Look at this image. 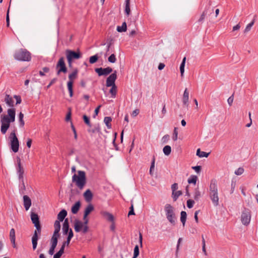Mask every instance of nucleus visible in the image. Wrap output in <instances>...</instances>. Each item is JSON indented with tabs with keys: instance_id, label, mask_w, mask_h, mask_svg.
I'll list each match as a JSON object with an SVG mask.
<instances>
[{
	"instance_id": "nucleus-1",
	"label": "nucleus",
	"mask_w": 258,
	"mask_h": 258,
	"mask_svg": "<svg viewBox=\"0 0 258 258\" xmlns=\"http://www.w3.org/2000/svg\"><path fill=\"white\" fill-rule=\"evenodd\" d=\"M16 116V109L15 108H9L7 114H2L1 116V132L5 135L10 127L11 123L15 122Z\"/></svg>"
},
{
	"instance_id": "nucleus-2",
	"label": "nucleus",
	"mask_w": 258,
	"mask_h": 258,
	"mask_svg": "<svg viewBox=\"0 0 258 258\" xmlns=\"http://www.w3.org/2000/svg\"><path fill=\"white\" fill-rule=\"evenodd\" d=\"M31 219L32 223L34 224V226L36 227V230L34 231V234L32 237V243L33 250H35L37 245V241L38 240V234L41 233V225L39 221V218L38 215L35 213L31 212Z\"/></svg>"
},
{
	"instance_id": "nucleus-3",
	"label": "nucleus",
	"mask_w": 258,
	"mask_h": 258,
	"mask_svg": "<svg viewBox=\"0 0 258 258\" xmlns=\"http://www.w3.org/2000/svg\"><path fill=\"white\" fill-rule=\"evenodd\" d=\"M78 174H74L72 177V182L80 189L84 188L87 182L86 173L84 171L78 170Z\"/></svg>"
},
{
	"instance_id": "nucleus-4",
	"label": "nucleus",
	"mask_w": 258,
	"mask_h": 258,
	"mask_svg": "<svg viewBox=\"0 0 258 258\" xmlns=\"http://www.w3.org/2000/svg\"><path fill=\"white\" fill-rule=\"evenodd\" d=\"M209 196L213 205L215 206H218L219 205V197L217 182L215 179H212L211 181L209 186Z\"/></svg>"
},
{
	"instance_id": "nucleus-5",
	"label": "nucleus",
	"mask_w": 258,
	"mask_h": 258,
	"mask_svg": "<svg viewBox=\"0 0 258 258\" xmlns=\"http://www.w3.org/2000/svg\"><path fill=\"white\" fill-rule=\"evenodd\" d=\"M14 57L19 61H29L31 59V54L27 49L21 48L15 51Z\"/></svg>"
},
{
	"instance_id": "nucleus-6",
	"label": "nucleus",
	"mask_w": 258,
	"mask_h": 258,
	"mask_svg": "<svg viewBox=\"0 0 258 258\" xmlns=\"http://www.w3.org/2000/svg\"><path fill=\"white\" fill-rule=\"evenodd\" d=\"M9 139L10 141V147L11 150L15 153L19 150V142L16 136V131H13L10 134Z\"/></svg>"
},
{
	"instance_id": "nucleus-7",
	"label": "nucleus",
	"mask_w": 258,
	"mask_h": 258,
	"mask_svg": "<svg viewBox=\"0 0 258 258\" xmlns=\"http://www.w3.org/2000/svg\"><path fill=\"white\" fill-rule=\"evenodd\" d=\"M66 54L70 67H72L73 60L78 59L81 57V53L79 51L76 52L70 49H67Z\"/></svg>"
},
{
	"instance_id": "nucleus-8",
	"label": "nucleus",
	"mask_w": 258,
	"mask_h": 258,
	"mask_svg": "<svg viewBox=\"0 0 258 258\" xmlns=\"http://www.w3.org/2000/svg\"><path fill=\"white\" fill-rule=\"evenodd\" d=\"M56 69L57 76L59 75L61 73H67L68 69L64 62V58L63 57H61L58 60L56 65Z\"/></svg>"
},
{
	"instance_id": "nucleus-9",
	"label": "nucleus",
	"mask_w": 258,
	"mask_h": 258,
	"mask_svg": "<svg viewBox=\"0 0 258 258\" xmlns=\"http://www.w3.org/2000/svg\"><path fill=\"white\" fill-rule=\"evenodd\" d=\"M241 218L243 224L245 225L249 224L251 218L250 211L248 209H245L242 213Z\"/></svg>"
},
{
	"instance_id": "nucleus-10",
	"label": "nucleus",
	"mask_w": 258,
	"mask_h": 258,
	"mask_svg": "<svg viewBox=\"0 0 258 258\" xmlns=\"http://www.w3.org/2000/svg\"><path fill=\"white\" fill-rule=\"evenodd\" d=\"M17 166L16 167L17 173L18 176L19 180H24V170L21 166V159L19 157L17 158Z\"/></svg>"
},
{
	"instance_id": "nucleus-11",
	"label": "nucleus",
	"mask_w": 258,
	"mask_h": 258,
	"mask_svg": "<svg viewBox=\"0 0 258 258\" xmlns=\"http://www.w3.org/2000/svg\"><path fill=\"white\" fill-rule=\"evenodd\" d=\"M95 71L99 76H107L112 72V69L109 67L106 68H96Z\"/></svg>"
},
{
	"instance_id": "nucleus-12",
	"label": "nucleus",
	"mask_w": 258,
	"mask_h": 258,
	"mask_svg": "<svg viewBox=\"0 0 258 258\" xmlns=\"http://www.w3.org/2000/svg\"><path fill=\"white\" fill-rule=\"evenodd\" d=\"M117 72L114 71L106 79V85L107 87H111L115 85V81L117 79Z\"/></svg>"
},
{
	"instance_id": "nucleus-13",
	"label": "nucleus",
	"mask_w": 258,
	"mask_h": 258,
	"mask_svg": "<svg viewBox=\"0 0 258 258\" xmlns=\"http://www.w3.org/2000/svg\"><path fill=\"white\" fill-rule=\"evenodd\" d=\"M59 237L52 236L51 238V246L48 250L49 254L52 255L54 254V249L57 244Z\"/></svg>"
},
{
	"instance_id": "nucleus-14",
	"label": "nucleus",
	"mask_w": 258,
	"mask_h": 258,
	"mask_svg": "<svg viewBox=\"0 0 258 258\" xmlns=\"http://www.w3.org/2000/svg\"><path fill=\"white\" fill-rule=\"evenodd\" d=\"M23 204L25 210L28 211L32 204L31 200L28 196L24 195L23 196Z\"/></svg>"
},
{
	"instance_id": "nucleus-15",
	"label": "nucleus",
	"mask_w": 258,
	"mask_h": 258,
	"mask_svg": "<svg viewBox=\"0 0 258 258\" xmlns=\"http://www.w3.org/2000/svg\"><path fill=\"white\" fill-rule=\"evenodd\" d=\"M100 214L104 218H105L108 221L111 222L114 220L113 215L108 212L101 211L100 212Z\"/></svg>"
},
{
	"instance_id": "nucleus-16",
	"label": "nucleus",
	"mask_w": 258,
	"mask_h": 258,
	"mask_svg": "<svg viewBox=\"0 0 258 258\" xmlns=\"http://www.w3.org/2000/svg\"><path fill=\"white\" fill-rule=\"evenodd\" d=\"M188 99H189V92L187 90V89L186 88L184 91L183 97H182V102L183 105L186 107H188L189 105L188 103Z\"/></svg>"
},
{
	"instance_id": "nucleus-17",
	"label": "nucleus",
	"mask_w": 258,
	"mask_h": 258,
	"mask_svg": "<svg viewBox=\"0 0 258 258\" xmlns=\"http://www.w3.org/2000/svg\"><path fill=\"white\" fill-rule=\"evenodd\" d=\"M54 231L53 234L52 236H55L59 237V232L60 229V221L59 220H56L54 224Z\"/></svg>"
},
{
	"instance_id": "nucleus-18",
	"label": "nucleus",
	"mask_w": 258,
	"mask_h": 258,
	"mask_svg": "<svg viewBox=\"0 0 258 258\" xmlns=\"http://www.w3.org/2000/svg\"><path fill=\"white\" fill-rule=\"evenodd\" d=\"M164 210L165 212L166 216H168V215H172L174 213V208L169 204H167L165 205L164 207Z\"/></svg>"
},
{
	"instance_id": "nucleus-19",
	"label": "nucleus",
	"mask_w": 258,
	"mask_h": 258,
	"mask_svg": "<svg viewBox=\"0 0 258 258\" xmlns=\"http://www.w3.org/2000/svg\"><path fill=\"white\" fill-rule=\"evenodd\" d=\"M5 102L9 107L13 108L14 106V101L13 98L8 94H6L5 98Z\"/></svg>"
},
{
	"instance_id": "nucleus-20",
	"label": "nucleus",
	"mask_w": 258,
	"mask_h": 258,
	"mask_svg": "<svg viewBox=\"0 0 258 258\" xmlns=\"http://www.w3.org/2000/svg\"><path fill=\"white\" fill-rule=\"evenodd\" d=\"M10 239L11 243L13 244V247H16V235H15V230L14 228H12L10 231Z\"/></svg>"
},
{
	"instance_id": "nucleus-21",
	"label": "nucleus",
	"mask_w": 258,
	"mask_h": 258,
	"mask_svg": "<svg viewBox=\"0 0 258 258\" xmlns=\"http://www.w3.org/2000/svg\"><path fill=\"white\" fill-rule=\"evenodd\" d=\"M69 223L68 219H64V222L62 225V231L63 234H67L70 231Z\"/></svg>"
},
{
	"instance_id": "nucleus-22",
	"label": "nucleus",
	"mask_w": 258,
	"mask_h": 258,
	"mask_svg": "<svg viewBox=\"0 0 258 258\" xmlns=\"http://www.w3.org/2000/svg\"><path fill=\"white\" fill-rule=\"evenodd\" d=\"M84 224H83V222L78 220H75L74 229L76 232H80Z\"/></svg>"
},
{
	"instance_id": "nucleus-23",
	"label": "nucleus",
	"mask_w": 258,
	"mask_h": 258,
	"mask_svg": "<svg viewBox=\"0 0 258 258\" xmlns=\"http://www.w3.org/2000/svg\"><path fill=\"white\" fill-rule=\"evenodd\" d=\"M81 207V202L80 201H78L76 202V203L72 206L71 209V212L73 214H77Z\"/></svg>"
},
{
	"instance_id": "nucleus-24",
	"label": "nucleus",
	"mask_w": 258,
	"mask_h": 258,
	"mask_svg": "<svg viewBox=\"0 0 258 258\" xmlns=\"http://www.w3.org/2000/svg\"><path fill=\"white\" fill-rule=\"evenodd\" d=\"M84 197L87 202H90L92 200L93 198V195L90 189H87L84 193Z\"/></svg>"
},
{
	"instance_id": "nucleus-25",
	"label": "nucleus",
	"mask_w": 258,
	"mask_h": 258,
	"mask_svg": "<svg viewBox=\"0 0 258 258\" xmlns=\"http://www.w3.org/2000/svg\"><path fill=\"white\" fill-rule=\"evenodd\" d=\"M67 215V211L64 209H63L60 211V212L57 215V219L60 221H63Z\"/></svg>"
},
{
	"instance_id": "nucleus-26",
	"label": "nucleus",
	"mask_w": 258,
	"mask_h": 258,
	"mask_svg": "<svg viewBox=\"0 0 258 258\" xmlns=\"http://www.w3.org/2000/svg\"><path fill=\"white\" fill-rule=\"evenodd\" d=\"M19 181V192L21 195H24L25 194L26 186L24 183V180Z\"/></svg>"
},
{
	"instance_id": "nucleus-27",
	"label": "nucleus",
	"mask_w": 258,
	"mask_h": 258,
	"mask_svg": "<svg viewBox=\"0 0 258 258\" xmlns=\"http://www.w3.org/2000/svg\"><path fill=\"white\" fill-rule=\"evenodd\" d=\"M94 208L93 206L90 204H89L87 207L85 208L84 211V215L85 216H88V215L94 210Z\"/></svg>"
},
{
	"instance_id": "nucleus-28",
	"label": "nucleus",
	"mask_w": 258,
	"mask_h": 258,
	"mask_svg": "<svg viewBox=\"0 0 258 258\" xmlns=\"http://www.w3.org/2000/svg\"><path fill=\"white\" fill-rule=\"evenodd\" d=\"M168 221L171 223L172 225H175V221H176V217L175 213L168 215L166 217Z\"/></svg>"
},
{
	"instance_id": "nucleus-29",
	"label": "nucleus",
	"mask_w": 258,
	"mask_h": 258,
	"mask_svg": "<svg viewBox=\"0 0 258 258\" xmlns=\"http://www.w3.org/2000/svg\"><path fill=\"white\" fill-rule=\"evenodd\" d=\"M125 10L124 12L125 14L127 16H129L131 13V9H130V0H125Z\"/></svg>"
},
{
	"instance_id": "nucleus-30",
	"label": "nucleus",
	"mask_w": 258,
	"mask_h": 258,
	"mask_svg": "<svg viewBox=\"0 0 258 258\" xmlns=\"http://www.w3.org/2000/svg\"><path fill=\"white\" fill-rule=\"evenodd\" d=\"M211 5L209 4V6H207L205 9V10L203 11V13L206 15V16L207 15H210L211 14H212L214 12V9L213 8H212L211 7Z\"/></svg>"
},
{
	"instance_id": "nucleus-31",
	"label": "nucleus",
	"mask_w": 258,
	"mask_h": 258,
	"mask_svg": "<svg viewBox=\"0 0 258 258\" xmlns=\"http://www.w3.org/2000/svg\"><path fill=\"white\" fill-rule=\"evenodd\" d=\"M187 214L186 212L181 211L180 213V221L183 226H184L186 220Z\"/></svg>"
},
{
	"instance_id": "nucleus-32",
	"label": "nucleus",
	"mask_w": 258,
	"mask_h": 258,
	"mask_svg": "<svg viewBox=\"0 0 258 258\" xmlns=\"http://www.w3.org/2000/svg\"><path fill=\"white\" fill-rule=\"evenodd\" d=\"M73 236H74L73 232L72 229H70V231L69 232V233H68L67 239L66 241L63 242L64 243V244H67V246H68L70 244L71 240L73 238Z\"/></svg>"
},
{
	"instance_id": "nucleus-33",
	"label": "nucleus",
	"mask_w": 258,
	"mask_h": 258,
	"mask_svg": "<svg viewBox=\"0 0 258 258\" xmlns=\"http://www.w3.org/2000/svg\"><path fill=\"white\" fill-rule=\"evenodd\" d=\"M210 153H207L204 151H201L200 149H198L197 151V155L199 157H208Z\"/></svg>"
},
{
	"instance_id": "nucleus-34",
	"label": "nucleus",
	"mask_w": 258,
	"mask_h": 258,
	"mask_svg": "<svg viewBox=\"0 0 258 258\" xmlns=\"http://www.w3.org/2000/svg\"><path fill=\"white\" fill-rule=\"evenodd\" d=\"M78 73V70L75 69L72 73H71L69 75V81H72L73 82V80L77 78Z\"/></svg>"
},
{
	"instance_id": "nucleus-35",
	"label": "nucleus",
	"mask_w": 258,
	"mask_h": 258,
	"mask_svg": "<svg viewBox=\"0 0 258 258\" xmlns=\"http://www.w3.org/2000/svg\"><path fill=\"white\" fill-rule=\"evenodd\" d=\"M112 121V118L111 117L106 116L104 118V122L105 123L108 128H111V121Z\"/></svg>"
},
{
	"instance_id": "nucleus-36",
	"label": "nucleus",
	"mask_w": 258,
	"mask_h": 258,
	"mask_svg": "<svg viewBox=\"0 0 258 258\" xmlns=\"http://www.w3.org/2000/svg\"><path fill=\"white\" fill-rule=\"evenodd\" d=\"M73 82L72 81H68L67 83V87L71 97H72L73 95Z\"/></svg>"
},
{
	"instance_id": "nucleus-37",
	"label": "nucleus",
	"mask_w": 258,
	"mask_h": 258,
	"mask_svg": "<svg viewBox=\"0 0 258 258\" xmlns=\"http://www.w3.org/2000/svg\"><path fill=\"white\" fill-rule=\"evenodd\" d=\"M186 61V57H184V58L182 59V61L180 64V71L181 74V76L183 77L184 72V67H185V63Z\"/></svg>"
},
{
	"instance_id": "nucleus-38",
	"label": "nucleus",
	"mask_w": 258,
	"mask_h": 258,
	"mask_svg": "<svg viewBox=\"0 0 258 258\" xmlns=\"http://www.w3.org/2000/svg\"><path fill=\"white\" fill-rule=\"evenodd\" d=\"M116 30L119 32H125L126 31V23L124 22L121 26H117Z\"/></svg>"
},
{
	"instance_id": "nucleus-39",
	"label": "nucleus",
	"mask_w": 258,
	"mask_h": 258,
	"mask_svg": "<svg viewBox=\"0 0 258 258\" xmlns=\"http://www.w3.org/2000/svg\"><path fill=\"white\" fill-rule=\"evenodd\" d=\"M172 198L174 201H176L178 197L182 195V191L181 190L175 191L172 192Z\"/></svg>"
},
{
	"instance_id": "nucleus-40",
	"label": "nucleus",
	"mask_w": 258,
	"mask_h": 258,
	"mask_svg": "<svg viewBox=\"0 0 258 258\" xmlns=\"http://www.w3.org/2000/svg\"><path fill=\"white\" fill-rule=\"evenodd\" d=\"M163 151L165 155L168 156L171 152V147L169 145L165 146L163 149Z\"/></svg>"
},
{
	"instance_id": "nucleus-41",
	"label": "nucleus",
	"mask_w": 258,
	"mask_h": 258,
	"mask_svg": "<svg viewBox=\"0 0 258 258\" xmlns=\"http://www.w3.org/2000/svg\"><path fill=\"white\" fill-rule=\"evenodd\" d=\"M111 87V88L110 89L109 92L111 94V97L115 98L117 92V87L116 85L112 86Z\"/></svg>"
},
{
	"instance_id": "nucleus-42",
	"label": "nucleus",
	"mask_w": 258,
	"mask_h": 258,
	"mask_svg": "<svg viewBox=\"0 0 258 258\" xmlns=\"http://www.w3.org/2000/svg\"><path fill=\"white\" fill-rule=\"evenodd\" d=\"M197 179L198 177L196 175H191L188 179V183L189 184L193 183L194 184H196Z\"/></svg>"
},
{
	"instance_id": "nucleus-43",
	"label": "nucleus",
	"mask_w": 258,
	"mask_h": 258,
	"mask_svg": "<svg viewBox=\"0 0 258 258\" xmlns=\"http://www.w3.org/2000/svg\"><path fill=\"white\" fill-rule=\"evenodd\" d=\"M88 131L89 133H92V134H94V133H95L97 132L98 133V132H100V128L99 125H97V126H94L92 128L89 129L88 130Z\"/></svg>"
},
{
	"instance_id": "nucleus-44",
	"label": "nucleus",
	"mask_w": 258,
	"mask_h": 258,
	"mask_svg": "<svg viewBox=\"0 0 258 258\" xmlns=\"http://www.w3.org/2000/svg\"><path fill=\"white\" fill-rule=\"evenodd\" d=\"M23 117L24 114L21 112L19 114V121L20 123V126L21 127H23L25 124V122L23 120Z\"/></svg>"
},
{
	"instance_id": "nucleus-45",
	"label": "nucleus",
	"mask_w": 258,
	"mask_h": 258,
	"mask_svg": "<svg viewBox=\"0 0 258 258\" xmlns=\"http://www.w3.org/2000/svg\"><path fill=\"white\" fill-rule=\"evenodd\" d=\"M49 71V68L48 67H44L42 68V70L39 72V74L40 76L43 77L45 76V73H48Z\"/></svg>"
},
{
	"instance_id": "nucleus-46",
	"label": "nucleus",
	"mask_w": 258,
	"mask_h": 258,
	"mask_svg": "<svg viewBox=\"0 0 258 258\" xmlns=\"http://www.w3.org/2000/svg\"><path fill=\"white\" fill-rule=\"evenodd\" d=\"M139 248L138 245H136L134 249V255L132 258H137L139 255Z\"/></svg>"
},
{
	"instance_id": "nucleus-47",
	"label": "nucleus",
	"mask_w": 258,
	"mask_h": 258,
	"mask_svg": "<svg viewBox=\"0 0 258 258\" xmlns=\"http://www.w3.org/2000/svg\"><path fill=\"white\" fill-rule=\"evenodd\" d=\"M98 56L97 54H95L91 56L89 58V62L90 63L93 64L95 63L98 59Z\"/></svg>"
},
{
	"instance_id": "nucleus-48",
	"label": "nucleus",
	"mask_w": 258,
	"mask_h": 258,
	"mask_svg": "<svg viewBox=\"0 0 258 258\" xmlns=\"http://www.w3.org/2000/svg\"><path fill=\"white\" fill-rule=\"evenodd\" d=\"M83 120L85 122V123L88 125L89 127L91 126V124L90 121V118L87 116L86 115H84L83 116Z\"/></svg>"
},
{
	"instance_id": "nucleus-49",
	"label": "nucleus",
	"mask_w": 258,
	"mask_h": 258,
	"mask_svg": "<svg viewBox=\"0 0 258 258\" xmlns=\"http://www.w3.org/2000/svg\"><path fill=\"white\" fill-rule=\"evenodd\" d=\"M254 23V20H253L252 22H251L250 23H249L246 27L245 30H244V33H246L250 31L251 27L253 25Z\"/></svg>"
},
{
	"instance_id": "nucleus-50",
	"label": "nucleus",
	"mask_w": 258,
	"mask_h": 258,
	"mask_svg": "<svg viewBox=\"0 0 258 258\" xmlns=\"http://www.w3.org/2000/svg\"><path fill=\"white\" fill-rule=\"evenodd\" d=\"M108 60L111 63L115 62L116 61V58L114 54H111V55L108 58Z\"/></svg>"
},
{
	"instance_id": "nucleus-51",
	"label": "nucleus",
	"mask_w": 258,
	"mask_h": 258,
	"mask_svg": "<svg viewBox=\"0 0 258 258\" xmlns=\"http://www.w3.org/2000/svg\"><path fill=\"white\" fill-rule=\"evenodd\" d=\"M155 158L154 156L153 159H152V162H151V166H150V174H152V170L154 169V167H155Z\"/></svg>"
},
{
	"instance_id": "nucleus-52",
	"label": "nucleus",
	"mask_w": 258,
	"mask_h": 258,
	"mask_svg": "<svg viewBox=\"0 0 258 258\" xmlns=\"http://www.w3.org/2000/svg\"><path fill=\"white\" fill-rule=\"evenodd\" d=\"M202 250L204 252L205 255H207V251L206 250V243H205V240L204 238V236H202Z\"/></svg>"
},
{
	"instance_id": "nucleus-53",
	"label": "nucleus",
	"mask_w": 258,
	"mask_h": 258,
	"mask_svg": "<svg viewBox=\"0 0 258 258\" xmlns=\"http://www.w3.org/2000/svg\"><path fill=\"white\" fill-rule=\"evenodd\" d=\"M195 204V201L192 200H188L187 201V207L189 208H192L194 206V205Z\"/></svg>"
},
{
	"instance_id": "nucleus-54",
	"label": "nucleus",
	"mask_w": 258,
	"mask_h": 258,
	"mask_svg": "<svg viewBox=\"0 0 258 258\" xmlns=\"http://www.w3.org/2000/svg\"><path fill=\"white\" fill-rule=\"evenodd\" d=\"M243 172L244 169L242 167H239L235 171L234 173L237 175H240L243 173Z\"/></svg>"
},
{
	"instance_id": "nucleus-55",
	"label": "nucleus",
	"mask_w": 258,
	"mask_h": 258,
	"mask_svg": "<svg viewBox=\"0 0 258 258\" xmlns=\"http://www.w3.org/2000/svg\"><path fill=\"white\" fill-rule=\"evenodd\" d=\"M201 197V192L198 190H196L194 195V199L196 201H198Z\"/></svg>"
},
{
	"instance_id": "nucleus-56",
	"label": "nucleus",
	"mask_w": 258,
	"mask_h": 258,
	"mask_svg": "<svg viewBox=\"0 0 258 258\" xmlns=\"http://www.w3.org/2000/svg\"><path fill=\"white\" fill-rule=\"evenodd\" d=\"M177 135H178V132H177V128L175 127L173 131V135L172 139L173 141H175L177 140Z\"/></svg>"
},
{
	"instance_id": "nucleus-57",
	"label": "nucleus",
	"mask_w": 258,
	"mask_h": 258,
	"mask_svg": "<svg viewBox=\"0 0 258 258\" xmlns=\"http://www.w3.org/2000/svg\"><path fill=\"white\" fill-rule=\"evenodd\" d=\"M206 16V15H205L203 13H202V15H201L200 18L198 20V22L200 24L203 23Z\"/></svg>"
},
{
	"instance_id": "nucleus-58",
	"label": "nucleus",
	"mask_w": 258,
	"mask_h": 258,
	"mask_svg": "<svg viewBox=\"0 0 258 258\" xmlns=\"http://www.w3.org/2000/svg\"><path fill=\"white\" fill-rule=\"evenodd\" d=\"M169 136L168 135H166L164 136L162 138V142L163 143H166L169 139Z\"/></svg>"
},
{
	"instance_id": "nucleus-59",
	"label": "nucleus",
	"mask_w": 258,
	"mask_h": 258,
	"mask_svg": "<svg viewBox=\"0 0 258 258\" xmlns=\"http://www.w3.org/2000/svg\"><path fill=\"white\" fill-rule=\"evenodd\" d=\"M14 97L16 100V104H19L21 103L22 100H21V98L20 96L14 95Z\"/></svg>"
},
{
	"instance_id": "nucleus-60",
	"label": "nucleus",
	"mask_w": 258,
	"mask_h": 258,
	"mask_svg": "<svg viewBox=\"0 0 258 258\" xmlns=\"http://www.w3.org/2000/svg\"><path fill=\"white\" fill-rule=\"evenodd\" d=\"M233 99H234V96H233V95H231L230 97H229L227 100V102H228V104L230 105V106H231L232 103H233Z\"/></svg>"
},
{
	"instance_id": "nucleus-61",
	"label": "nucleus",
	"mask_w": 258,
	"mask_h": 258,
	"mask_svg": "<svg viewBox=\"0 0 258 258\" xmlns=\"http://www.w3.org/2000/svg\"><path fill=\"white\" fill-rule=\"evenodd\" d=\"M192 168L195 170V171L199 173L201 172V166H196L192 167Z\"/></svg>"
},
{
	"instance_id": "nucleus-62",
	"label": "nucleus",
	"mask_w": 258,
	"mask_h": 258,
	"mask_svg": "<svg viewBox=\"0 0 258 258\" xmlns=\"http://www.w3.org/2000/svg\"><path fill=\"white\" fill-rule=\"evenodd\" d=\"M178 188V184L176 183H174L171 185V189L172 192L176 191Z\"/></svg>"
},
{
	"instance_id": "nucleus-63",
	"label": "nucleus",
	"mask_w": 258,
	"mask_h": 258,
	"mask_svg": "<svg viewBox=\"0 0 258 258\" xmlns=\"http://www.w3.org/2000/svg\"><path fill=\"white\" fill-rule=\"evenodd\" d=\"M130 209V210L128 213V216L135 215V214L134 212V207H133V205H132V206H131Z\"/></svg>"
},
{
	"instance_id": "nucleus-64",
	"label": "nucleus",
	"mask_w": 258,
	"mask_h": 258,
	"mask_svg": "<svg viewBox=\"0 0 258 258\" xmlns=\"http://www.w3.org/2000/svg\"><path fill=\"white\" fill-rule=\"evenodd\" d=\"M235 185H236V182L232 181L231 184V191H230L231 194H232L234 192Z\"/></svg>"
}]
</instances>
